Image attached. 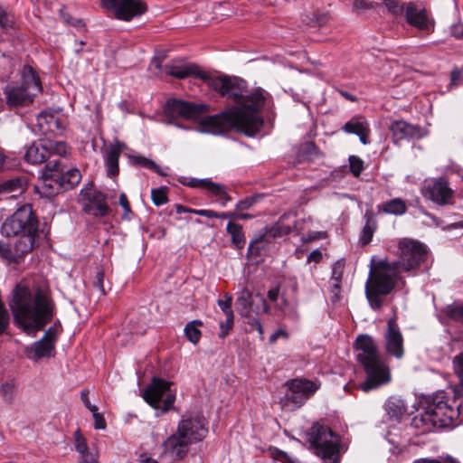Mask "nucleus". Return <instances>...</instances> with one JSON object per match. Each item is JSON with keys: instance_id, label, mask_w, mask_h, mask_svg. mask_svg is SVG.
<instances>
[{"instance_id": "f8f14e48", "label": "nucleus", "mask_w": 463, "mask_h": 463, "mask_svg": "<svg viewBox=\"0 0 463 463\" xmlns=\"http://www.w3.org/2000/svg\"><path fill=\"white\" fill-rule=\"evenodd\" d=\"M421 194L425 199L439 206L453 204L454 191L444 177L426 181L421 188Z\"/></svg>"}, {"instance_id": "cd10ccee", "label": "nucleus", "mask_w": 463, "mask_h": 463, "mask_svg": "<svg viewBox=\"0 0 463 463\" xmlns=\"http://www.w3.org/2000/svg\"><path fill=\"white\" fill-rule=\"evenodd\" d=\"M121 153V149L118 146L109 147L106 151L105 163L107 167V173L109 176H115L118 174V158Z\"/></svg>"}, {"instance_id": "79ce46f5", "label": "nucleus", "mask_w": 463, "mask_h": 463, "mask_svg": "<svg viewBox=\"0 0 463 463\" xmlns=\"http://www.w3.org/2000/svg\"><path fill=\"white\" fill-rule=\"evenodd\" d=\"M217 303L225 316L233 315V311L232 309V294L225 293L224 299L223 300L218 299Z\"/></svg>"}, {"instance_id": "4d7b16f0", "label": "nucleus", "mask_w": 463, "mask_h": 463, "mask_svg": "<svg viewBox=\"0 0 463 463\" xmlns=\"http://www.w3.org/2000/svg\"><path fill=\"white\" fill-rule=\"evenodd\" d=\"M191 213H194L196 215L203 216L206 218H217V212L213 210H193Z\"/></svg>"}, {"instance_id": "72a5a7b5", "label": "nucleus", "mask_w": 463, "mask_h": 463, "mask_svg": "<svg viewBox=\"0 0 463 463\" xmlns=\"http://www.w3.org/2000/svg\"><path fill=\"white\" fill-rule=\"evenodd\" d=\"M133 161L136 165L153 170L159 175H166V174L162 170V168L149 158L144 156H134Z\"/></svg>"}, {"instance_id": "8fccbe9b", "label": "nucleus", "mask_w": 463, "mask_h": 463, "mask_svg": "<svg viewBox=\"0 0 463 463\" xmlns=\"http://www.w3.org/2000/svg\"><path fill=\"white\" fill-rule=\"evenodd\" d=\"M257 202V197H246L239 201L235 206V211L241 212L250 209Z\"/></svg>"}, {"instance_id": "412c9836", "label": "nucleus", "mask_w": 463, "mask_h": 463, "mask_svg": "<svg viewBox=\"0 0 463 463\" xmlns=\"http://www.w3.org/2000/svg\"><path fill=\"white\" fill-rule=\"evenodd\" d=\"M54 335L50 332L46 333L40 341L35 342L33 345L26 348V355L28 358L34 361L54 355Z\"/></svg>"}, {"instance_id": "c85d7f7f", "label": "nucleus", "mask_w": 463, "mask_h": 463, "mask_svg": "<svg viewBox=\"0 0 463 463\" xmlns=\"http://www.w3.org/2000/svg\"><path fill=\"white\" fill-rule=\"evenodd\" d=\"M378 209L387 214L402 215L407 211V205L401 198H394L378 205Z\"/></svg>"}, {"instance_id": "6e6552de", "label": "nucleus", "mask_w": 463, "mask_h": 463, "mask_svg": "<svg viewBox=\"0 0 463 463\" xmlns=\"http://www.w3.org/2000/svg\"><path fill=\"white\" fill-rule=\"evenodd\" d=\"M1 232L6 237L17 234H36L37 221L30 204H24L2 224Z\"/></svg>"}, {"instance_id": "a18cd8bd", "label": "nucleus", "mask_w": 463, "mask_h": 463, "mask_svg": "<svg viewBox=\"0 0 463 463\" xmlns=\"http://www.w3.org/2000/svg\"><path fill=\"white\" fill-rule=\"evenodd\" d=\"M75 449L80 455L89 451L86 439L79 430L75 431Z\"/></svg>"}, {"instance_id": "f03ea898", "label": "nucleus", "mask_w": 463, "mask_h": 463, "mask_svg": "<svg viewBox=\"0 0 463 463\" xmlns=\"http://www.w3.org/2000/svg\"><path fill=\"white\" fill-rule=\"evenodd\" d=\"M397 260H379L371 269L365 295L373 310H380L383 298L396 285L399 274L417 269L427 258V249L420 241L404 238L398 243Z\"/></svg>"}, {"instance_id": "3c124183", "label": "nucleus", "mask_w": 463, "mask_h": 463, "mask_svg": "<svg viewBox=\"0 0 463 463\" xmlns=\"http://www.w3.org/2000/svg\"><path fill=\"white\" fill-rule=\"evenodd\" d=\"M91 412L94 418V427L97 430H104L106 428V422L103 416L99 413L98 407H92Z\"/></svg>"}, {"instance_id": "4c0bfd02", "label": "nucleus", "mask_w": 463, "mask_h": 463, "mask_svg": "<svg viewBox=\"0 0 463 463\" xmlns=\"http://www.w3.org/2000/svg\"><path fill=\"white\" fill-rule=\"evenodd\" d=\"M375 229V222L374 221L369 217L366 221V223L363 229V234L361 237V241L363 244H367L370 242V241L373 238V234Z\"/></svg>"}, {"instance_id": "f704fd0d", "label": "nucleus", "mask_w": 463, "mask_h": 463, "mask_svg": "<svg viewBox=\"0 0 463 463\" xmlns=\"http://www.w3.org/2000/svg\"><path fill=\"white\" fill-rule=\"evenodd\" d=\"M250 300H251V293L249 289L244 288L241 291L240 296L237 298L236 303L239 306L241 312L242 314H245L246 316H248V313H249Z\"/></svg>"}, {"instance_id": "c03bdc74", "label": "nucleus", "mask_w": 463, "mask_h": 463, "mask_svg": "<svg viewBox=\"0 0 463 463\" xmlns=\"http://www.w3.org/2000/svg\"><path fill=\"white\" fill-rule=\"evenodd\" d=\"M1 393L7 402H12L14 398L15 384L14 382H7L1 385Z\"/></svg>"}, {"instance_id": "0e129e2a", "label": "nucleus", "mask_w": 463, "mask_h": 463, "mask_svg": "<svg viewBox=\"0 0 463 463\" xmlns=\"http://www.w3.org/2000/svg\"><path fill=\"white\" fill-rule=\"evenodd\" d=\"M81 401L84 405L91 411L92 407H97L94 404H91L89 399V391L84 390L81 392Z\"/></svg>"}, {"instance_id": "1a4fd4ad", "label": "nucleus", "mask_w": 463, "mask_h": 463, "mask_svg": "<svg viewBox=\"0 0 463 463\" xmlns=\"http://www.w3.org/2000/svg\"><path fill=\"white\" fill-rule=\"evenodd\" d=\"M286 385L288 390L280 403L288 410L300 408L320 388L318 381L307 379H293Z\"/></svg>"}, {"instance_id": "423d86ee", "label": "nucleus", "mask_w": 463, "mask_h": 463, "mask_svg": "<svg viewBox=\"0 0 463 463\" xmlns=\"http://www.w3.org/2000/svg\"><path fill=\"white\" fill-rule=\"evenodd\" d=\"M22 77V84L12 82L5 88L4 93L9 107L17 108L31 104L35 93L42 90L40 80L32 67L24 66Z\"/></svg>"}, {"instance_id": "dca6fc26", "label": "nucleus", "mask_w": 463, "mask_h": 463, "mask_svg": "<svg viewBox=\"0 0 463 463\" xmlns=\"http://www.w3.org/2000/svg\"><path fill=\"white\" fill-rule=\"evenodd\" d=\"M35 235H14L17 238L11 247L0 242V255L10 260H17L33 249Z\"/></svg>"}, {"instance_id": "2f4dec72", "label": "nucleus", "mask_w": 463, "mask_h": 463, "mask_svg": "<svg viewBox=\"0 0 463 463\" xmlns=\"http://www.w3.org/2000/svg\"><path fill=\"white\" fill-rule=\"evenodd\" d=\"M25 183L21 178H14L0 184V194H13L11 197H15L24 191Z\"/></svg>"}, {"instance_id": "c9c22d12", "label": "nucleus", "mask_w": 463, "mask_h": 463, "mask_svg": "<svg viewBox=\"0 0 463 463\" xmlns=\"http://www.w3.org/2000/svg\"><path fill=\"white\" fill-rule=\"evenodd\" d=\"M443 312L449 318H451L455 321L463 322V305L462 304L454 303L452 305H448L444 308Z\"/></svg>"}, {"instance_id": "6e6d98bb", "label": "nucleus", "mask_w": 463, "mask_h": 463, "mask_svg": "<svg viewBox=\"0 0 463 463\" xmlns=\"http://www.w3.org/2000/svg\"><path fill=\"white\" fill-rule=\"evenodd\" d=\"M118 203H119V205L125 211L124 216H127L128 213H131L130 203H129V202L128 200L127 195L124 193L120 194V195H119V202Z\"/></svg>"}, {"instance_id": "bf43d9fd", "label": "nucleus", "mask_w": 463, "mask_h": 463, "mask_svg": "<svg viewBox=\"0 0 463 463\" xmlns=\"http://www.w3.org/2000/svg\"><path fill=\"white\" fill-rule=\"evenodd\" d=\"M451 33L456 38H463V24L458 23L451 26Z\"/></svg>"}, {"instance_id": "9b49d317", "label": "nucleus", "mask_w": 463, "mask_h": 463, "mask_svg": "<svg viewBox=\"0 0 463 463\" xmlns=\"http://www.w3.org/2000/svg\"><path fill=\"white\" fill-rule=\"evenodd\" d=\"M426 410L433 424L439 429L454 426L458 416V411L448 403V400L443 394L435 396Z\"/></svg>"}, {"instance_id": "052dcab7", "label": "nucleus", "mask_w": 463, "mask_h": 463, "mask_svg": "<svg viewBox=\"0 0 463 463\" xmlns=\"http://www.w3.org/2000/svg\"><path fill=\"white\" fill-rule=\"evenodd\" d=\"M81 456H82V460L80 461V463H99L97 455L95 453H91V452L88 451V452L82 454Z\"/></svg>"}, {"instance_id": "338daca9", "label": "nucleus", "mask_w": 463, "mask_h": 463, "mask_svg": "<svg viewBox=\"0 0 463 463\" xmlns=\"http://www.w3.org/2000/svg\"><path fill=\"white\" fill-rule=\"evenodd\" d=\"M331 283V287H332V293H333V297H332V299L334 301H336L339 299V292H340V288H341V283H336V282H330Z\"/></svg>"}, {"instance_id": "b1692460", "label": "nucleus", "mask_w": 463, "mask_h": 463, "mask_svg": "<svg viewBox=\"0 0 463 463\" xmlns=\"http://www.w3.org/2000/svg\"><path fill=\"white\" fill-rule=\"evenodd\" d=\"M342 129L348 134H355L362 144L369 143L370 128L367 120L363 117H354L347 121Z\"/></svg>"}, {"instance_id": "774afa93", "label": "nucleus", "mask_w": 463, "mask_h": 463, "mask_svg": "<svg viewBox=\"0 0 463 463\" xmlns=\"http://www.w3.org/2000/svg\"><path fill=\"white\" fill-rule=\"evenodd\" d=\"M459 378V383L454 386V393L456 396L463 397V377Z\"/></svg>"}, {"instance_id": "20e7f679", "label": "nucleus", "mask_w": 463, "mask_h": 463, "mask_svg": "<svg viewBox=\"0 0 463 463\" xmlns=\"http://www.w3.org/2000/svg\"><path fill=\"white\" fill-rule=\"evenodd\" d=\"M354 347L357 361L363 365L366 380L359 388L364 392L376 389L391 381V373L385 360L379 354L373 337L360 335L356 337Z\"/></svg>"}, {"instance_id": "bb28decb", "label": "nucleus", "mask_w": 463, "mask_h": 463, "mask_svg": "<svg viewBox=\"0 0 463 463\" xmlns=\"http://www.w3.org/2000/svg\"><path fill=\"white\" fill-rule=\"evenodd\" d=\"M81 175L79 169L70 168L66 171L60 169V188L71 190L79 184Z\"/></svg>"}, {"instance_id": "c756f323", "label": "nucleus", "mask_w": 463, "mask_h": 463, "mask_svg": "<svg viewBox=\"0 0 463 463\" xmlns=\"http://www.w3.org/2000/svg\"><path fill=\"white\" fill-rule=\"evenodd\" d=\"M226 231L231 235L232 245L236 249H242L245 245V236L242 226L234 222H229L226 226Z\"/></svg>"}, {"instance_id": "a19ab883", "label": "nucleus", "mask_w": 463, "mask_h": 463, "mask_svg": "<svg viewBox=\"0 0 463 463\" xmlns=\"http://www.w3.org/2000/svg\"><path fill=\"white\" fill-rule=\"evenodd\" d=\"M413 463H459L455 458L446 455L439 456L437 458H422L416 459Z\"/></svg>"}, {"instance_id": "4be33fe9", "label": "nucleus", "mask_w": 463, "mask_h": 463, "mask_svg": "<svg viewBox=\"0 0 463 463\" xmlns=\"http://www.w3.org/2000/svg\"><path fill=\"white\" fill-rule=\"evenodd\" d=\"M83 199L90 203L89 211L96 217H104L110 212L106 203V195L93 190L91 187H85L80 191Z\"/></svg>"}, {"instance_id": "58836bf2", "label": "nucleus", "mask_w": 463, "mask_h": 463, "mask_svg": "<svg viewBox=\"0 0 463 463\" xmlns=\"http://www.w3.org/2000/svg\"><path fill=\"white\" fill-rule=\"evenodd\" d=\"M60 13L65 24L73 26L77 31L84 30L85 23L81 19L72 17L70 14L63 13L62 11H60Z\"/></svg>"}, {"instance_id": "ddd939ff", "label": "nucleus", "mask_w": 463, "mask_h": 463, "mask_svg": "<svg viewBox=\"0 0 463 463\" xmlns=\"http://www.w3.org/2000/svg\"><path fill=\"white\" fill-rule=\"evenodd\" d=\"M35 192L41 198L53 200L58 194V160L50 161L42 170Z\"/></svg>"}, {"instance_id": "680f3d73", "label": "nucleus", "mask_w": 463, "mask_h": 463, "mask_svg": "<svg viewBox=\"0 0 463 463\" xmlns=\"http://www.w3.org/2000/svg\"><path fill=\"white\" fill-rule=\"evenodd\" d=\"M288 333L283 329H279L269 336V343H275L279 337L288 338Z\"/></svg>"}, {"instance_id": "4468645a", "label": "nucleus", "mask_w": 463, "mask_h": 463, "mask_svg": "<svg viewBox=\"0 0 463 463\" xmlns=\"http://www.w3.org/2000/svg\"><path fill=\"white\" fill-rule=\"evenodd\" d=\"M102 6L114 14L119 20L129 21L146 11V5L140 0H100Z\"/></svg>"}, {"instance_id": "a211bd4d", "label": "nucleus", "mask_w": 463, "mask_h": 463, "mask_svg": "<svg viewBox=\"0 0 463 463\" xmlns=\"http://www.w3.org/2000/svg\"><path fill=\"white\" fill-rule=\"evenodd\" d=\"M384 338L387 353L398 359L402 358L404 354L403 337L395 317L388 320Z\"/></svg>"}, {"instance_id": "e2e57ef3", "label": "nucleus", "mask_w": 463, "mask_h": 463, "mask_svg": "<svg viewBox=\"0 0 463 463\" xmlns=\"http://www.w3.org/2000/svg\"><path fill=\"white\" fill-rule=\"evenodd\" d=\"M217 218H219V219H229L230 222H234L236 220V211H234V212L217 213Z\"/></svg>"}, {"instance_id": "69168bd1", "label": "nucleus", "mask_w": 463, "mask_h": 463, "mask_svg": "<svg viewBox=\"0 0 463 463\" xmlns=\"http://www.w3.org/2000/svg\"><path fill=\"white\" fill-rule=\"evenodd\" d=\"M11 21L6 16L5 10L0 7V26L3 28H6L10 25Z\"/></svg>"}, {"instance_id": "864d4df0", "label": "nucleus", "mask_w": 463, "mask_h": 463, "mask_svg": "<svg viewBox=\"0 0 463 463\" xmlns=\"http://www.w3.org/2000/svg\"><path fill=\"white\" fill-rule=\"evenodd\" d=\"M8 313L4 304L0 301V335L3 334L8 325Z\"/></svg>"}, {"instance_id": "a878e982", "label": "nucleus", "mask_w": 463, "mask_h": 463, "mask_svg": "<svg viewBox=\"0 0 463 463\" xmlns=\"http://www.w3.org/2000/svg\"><path fill=\"white\" fill-rule=\"evenodd\" d=\"M291 217L295 218L296 214L292 212L283 214L279 222L276 223L273 228V232L275 235H286L290 233L292 231L301 232L304 230V223L307 222L306 219H302L299 221H293L291 225L290 223H287L288 219Z\"/></svg>"}, {"instance_id": "9d476101", "label": "nucleus", "mask_w": 463, "mask_h": 463, "mask_svg": "<svg viewBox=\"0 0 463 463\" xmlns=\"http://www.w3.org/2000/svg\"><path fill=\"white\" fill-rule=\"evenodd\" d=\"M170 383L154 378L144 392L145 401L156 410L165 412L173 406L175 395L169 392Z\"/></svg>"}, {"instance_id": "39448f33", "label": "nucleus", "mask_w": 463, "mask_h": 463, "mask_svg": "<svg viewBox=\"0 0 463 463\" xmlns=\"http://www.w3.org/2000/svg\"><path fill=\"white\" fill-rule=\"evenodd\" d=\"M207 432V421L203 416L186 413L178 422L176 431L164 441L165 453L175 459H183L189 447L203 440Z\"/></svg>"}, {"instance_id": "de8ad7c7", "label": "nucleus", "mask_w": 463, "mask_h": 463, "mask_svg": "<svg viewBox=\"0 0 463 463\" xmlns=\"http://www.w3.org/2000/svg\"><path fill=\"white\" fill-rule=\"evenodd\" d=\"M225 317H226V320L220 324L221 331H220L219 336L221 338H224L229 334V331L232 329V327L233 326L234 316L231 315V316H225Z\"/></svg>"}, {"instance_id": "f3484780", "label": "nucleus", "mask_w": 463, "mask_h": 463, "mask_svg": "<svg viewBox=\"0 0 463 463\" xmlns=\"http://www.w3.org/2000/svg\"><path fill=\"white\" fill-rule=\"evenodd\" d=\"M57 152L58 142L55 139L43 137L38 143H33L26 149L24 158L28 163L40 164Z\"/></svg>"}, {"instance_id": "aec40b11", "label": "nucleus", "mask_w": 463, "mask_h": 463, "mask_svg": "<svg viewBox=\"0 0 463 463\" xmlns=\"http://www.w3.org/2000/svg\"><path fill=\"white\" fill-rule=\"evenodd\" d=\"M395 142L403 139H420L425 136L424 130L417 126L404 120H396L389 128Z\"/></svg>"}, {"instance_id": "13d9d810", "label": "nucleus", "mask_w": 463, "mask_h": 463, "mask_svg": "<svg viewBox=\"0 0 463 463\" xmlns=\"http://www.w3.org/2000/svg\"><path fill=\"white\" fill-rule=\"evenodd\" d=\"M322 252L319 250H315L308 255L307 261L308 263H319L322 260Z\"/></svg>"}, {"instance_id": "e433bc0d", "label": "nucleus", "mask_w": 463, "mask_h": 463, "mask_svg": "<svg viewBox=\"0 0 463 463\" xmlns=\"http://www.w3.org/2000/svg\"><path fill=\"white\" fill-rule=\"evenodd\" d=\"M151 198L153 203L157 206L165 204L167 202V188L160 187L153 189L151 191Z\"/></svg>"}, {"instance_id": "7ed1b4c3", "label": "nucleus", "mask_w": 463, "mask_h": 463, "mask_svg": "<svg viewBox=\"0 0 463 463\" xmlns=\"http://www.w3.org/2000/svg\"><path fill=\"white\" fill-rule=\"evenodd\" d=\"M9 306L16 324L28 335L42 330L51 321L54 310L45 281L32 287L17 284L12 291Z\"/></svg>"}, {"instance_id": "09e8293b", "label": "nucleus", "mask_w": 463, "mask_h": 463, "mask_svg": "<svg viewBox=\"0 0 463 463\" xmlns=\"http://www.w3.org/2000/svg\"><path fill=\"white\" fill-rule=\"evenodd\" d=\"M388 10L393 14H401L403 11V5L399 0H383Z\"/></svg>"}, {"instance_id": "0eeeda50", "label": "nucleus", "mask_w": 463, "mask_h": 463, "mask_svg": "<svg viewBox=\"0 0 463 463\" xmlns=\"http://www.w3.org/2000/svg\"><path fill=\"white\" fill-rule=\"evenodd\" d=\"M308 440L318 457L334 462L338 459L339 439L327 426L314 425L310 430Z\"/></svg>"}, {"instance_id": "37998d69", "label": "nucleus", "mask_w": 463, "mask_h": 463, "mask_svg": "<svg viewBox=\"0 0 463 463\" xmlns=\"http://www.w3.org/2000/svg\"><path fill=\"white\" fill-rule=\"evenodd\" d=\"M349 165L351 173L356 177L359 176L364 170V162L356 156H351L349 157Z\"/></svg>"}, {"instance_id": "2eb2a0df", "label": "nucleus", "mask_w": 463, "mask_h": 463, "mask_svg": "<svg viewBox=\"0 0 463 463\" xmlns=\"http://www.w3.org/2000/svg\"><path fill=\"white\" fill-rule=\"evenodd\" d=\"M167 111L169 114L180 116L186 119H196L209 111V106L203 103H194L181 99L168 100Z\"/></svg>"}, {"instance_id": "473e14b6", "label": "nucleus", "mask_w": 463, "mask_h": 463, "mask_svg": "<svg viewBox=\"0 0 463 463\" xmlns=\"http://www.w3.org/2000/svg\"><path fill=\"white\" fill-rule=\"evenodd\" d=\"M199 320H193L189 322L184 327V334L186 338L193 344H197L201 338V331L199 327L202 326Z\"/></svg>"}, {"instance_id": "603ef678", "label": "nucleus", "mask_w": 463, "mask_h": 463, "mask_svg": "<svg viewBox=\"0 0 463 463\" xmlns=\"http://www.w3.org/2000/svg\"><path fill=\"white\" fill-rule=\"evenodd\" d=\"M453 368L458 377H463V352L454 357Z\"/></svg>"}, {"instance_id": "393cba45", "label": "nucleus", "mask_w": 463, "mask_h": 463, "mask_svg": "<svg viewBox=\"0 0 463 463\" xmlns=\"http://www.w3.org/2000/svg\"><path fill=\"white\" fill-rule=\"evenodd\" d=\"M37 127L44 137L55 139V133L58 129V117L56 112H41L37 117Z\"/></svg>"}, {"instance_id": "f257e3e1", "label": "nucleus", "mask_w": 463, "mask_h": 463, "mask_svg": "<svg viewBox=\"0 0 463 463\" xmlns=\"http://www.w3.org/2000/svg\"><path fill=\"white\" fill-rule=\"evenodd\" d=\"M166 74L177 79H184L194 75L203 79L221 96L232 99L240 107L232 109L221 114L208 116L201 121V132L220 135L232 128L252 136L262 126V119L259 115L265 105L269 94L261 88H256L246 92V81L237 77L222 76L211 77L195 65H185L180 61H174L165 66Z\"/></svg>"}, {"instance_id": "6ab92c4d", "label": "nucleus", "mask_w": 463, "mask_h": 463, "mask_svg": "<svg viewBox=\"0 0 463 463\" xmlns=\"http://www.w3.org/2000/svg\"><path fill=\"white\" fill-rule=\"evenodd\" d=\"M186 185L192 188H202L206 190L209 194L216 197L223 207L228 202L232 201V197L228 194L225 186L222 184L214 183L209 178H192L186 183Z\"/></svg>"}, {"instance_id": "ea45409f", "label": "nucleus", "mask_w": 463, "mask_h": 463, "mask_svg": "<svg viewBox=\"0 0 463 463\" xmlns=\"http://www.w3.org/2000/svg\"><path fill=\"white\" fill-rule=\"evenodd\" d=\"M386 410L390 415L396 418L402 415L406 411V408L403 404L401 403L400 401L388 402L386 404Z\"/></svg>"}, {"instance_id": "5701e85b", "label": "nucleus", "mask_w": 463, "mask_h": 463, "mask_svg": "<svg viewBox=\"0 0 463 463\" xmlns=\"http://www.w3.org/2000/svg\"><path fill=\"white\" fill-rule=\"evenodd\" d=\"M407 22L420 31L430 32L433 27V21L430 20L425 10L418 9L412 3H409L405 9Z\"/></svg>"}, {"instance_id": "7c9ffc66", "label": "nucleus", "mask_w": 463, "mask_h": 463, "mask_svg": "<svg viewBox=\"0 0 463 463\" xmlns=\"http://www.w3.org/2000/svg\"><path fill=\"white\" fill-rule=\"evenodd\" d=\"M411 426L420 434L430 432L437 428V426L433 424L427 410L424 413L417 415L412 419Z\"/></svg>"}, {"instance_id": "49530a36", "label": "nucleus", "mask_w": 463, "mask_h": 463, "mask_svg": "<svg viewBox=\"0 0 463 463\" xmlns=\"http://www.w3.org/2000/svg\"><path fill=\"white\" fill-rule=\"evenodd\" d=\"M344 274V264L337 261L334 264L332 269V276L330 282L341 283Z\"/></svg>"}, {"instance_id": "5fc2aeb1", "label": "nucleus", "mask_w": 463, "mask_h": 463, "mask_svg": "<svg viewBox=\"0 0 463 463\" xmlns=\"http://www.w3.org/2000/svg\"><path fill=\"white\" fill-rule=\"evenodd\" d=\"M104 279V272L101 270L97 271L96 279L94 281V287L97 288L102 294H105V289L103 286Z\"/></svg>"}]
</instances>
